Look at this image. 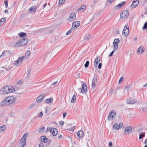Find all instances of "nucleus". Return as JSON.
I'll return each instance as SVG.
<instances>
[{
  "label": "nucleus",
  "instance_id": "19",
  "mask_svg": "<svg viewBox=\"0 0 147 147\" xmlns=\"http://www.w3.org/2000/svg\"><path fill=\"white\" fill-rule=\"evenodd\" d=\"M36 9V8L35 6H32L28 9V13H33L35 12Z\"/></svg>",
  "mask_w": 147,
  "mask_h": 147
},
{
  "label": "nucleus",
  "instance_id": "3",
  "mask_svg": "<svg viewBox=\"0 0 147 147\" xmlns=\"http://www.w3.org/2000/svg\"><path fill=\"white\" fill-rule=\"evenodd\" d=\"M28 42L27 38H23L20 39L17 43L15 45V47H17L25 46Z\"/></svg>",
  "mask_w": 147,
  "mask_h": 147
},
{
  "label": "nucleus",
  "instance_id": "43",
  "mask_svg": "<svg viewBox=\"0 0 147 147\" xmlns=\"http://www.w3.org/2000/svg\"><path fill=\"white\" fill-rule=\"evenodd\" d=\"M142 110L143 111H145L147 109V107H144L142 108Z\"/></svg>",
  "mask_w": 147,
  "mask_h": 147
},
{
  "label": "nucleus",
  "instance_id": "64",
  "mask_svg": "<svg viewBox=\"0 0 147 147\" xmlns=\"http://www.w3.org/2000/svg\"><path fill=\"white\" fill-rule=\"evenodd\" d=\"M144 143L145 144L147 145V138L146 140L144 142Z\"/></svg>",
  "mask_w": 147,
  "mask_h": 147
},
{
  "label": "nucleus",
  "instance_id": "4",
  "mask_svg": "<svg viewBox=\"0 0 147 147\" xmlns=\"http://www.w3.org/2000/svg\"><path fill=\"white\" fill-rule=\"evenodd\" d=\"M26 56H23L19 57L15 61L13 62V64L16 66H19L22 64V61L26 59Z\"/></svg>",
  "mask_w": 147,
  "mask_h": 147
},
{
  "label": "nucleus",
  "instance_id": "21",
  "mask_svg": "<svg viewBox=\"0 0 147 147\" xmlns=\"http://www.w3.org/2000/svg\"><path fill=\"white\" fill-rule=\"evenodd\" d=\"M126 102L128 104H132L136 102V101L131 98H128L126 100Z\"/></svg>",
  "mask_w": 147,
  "mask_h": 147
},
{
  "label": "nucleus",
  "instance_id": "55",
  "mask_svg": "<svg viewBox=\"0 0 147 147\" xmlns=\"http://www.w3.org/2000/svg\"><path fill=\"white\" fill-rule=\"evenodd\" d=\"M31 72L30 71H28V72L27 73V76H29L30 75Z\"/></svg>",
  "mask_w": 147,
  "mask_h": 147
},
{
  "label": "nucleus",
  "instance_id": "37",
  "mask_svg": "<svg viewBox=\"0 0 147 147\" xmlns=\"http://www.w3.org/2000/svg\"><path fill=\"white\" fill-rule=\"evenodd\" d=\"M30 55V52L29 51H27L25 53V55L26 56H28Z\"/></svg>",
  "mask_w": 147,
  "mask_h": 147
},
{
  "label": "nucleus",
  "instance_id": "62",
  "mask_svg": "<svg viewBox=\"0 0 147 147\" xmlns=\"http://www.w3.org/2000/svg\"><path fill=\"white\" fill-rule=\"evenodd\" d=\"M142 131V128L139 129L138 130V132H140Z\"/></svg>",
  "mask_w": 147,
  "mask_h": 147
},
{
  "label": "nucleus",
  "instance_id": "38",
  "mask_svg": "<svg viewBox=\"0 0 147 147\" xmlns=\"http://www.w3.org/2000/svg\"><path fill=\"white\" fill-rule=\"evenodd\" d=\"M91 35H88L85 37L84 40H88L91 38Z\"/></svg>",
  "mask_w": 147,
  "mask_h": 147
},
{
  "label": "nucleus",
  "instance_id": "2",
  "mask_svg": "<svg viewBox=\"0 0 147 147\" xmlns=\"http://www.w3.org/2000/svg\"><path fill=\"white\" fill-rule=\"evenodd\" d=\"M15 89L11 86H6L2 88L0 91V94L3 95L15 92Z\"/></svg>",
  "mask_w": 147,
  "mask_h": 147
},
{
  "label": "nucleus",
  "instance_id": "61",
  "mask_svg": "<svg viewBox=\"0 0 147 147\" xmlns=\"http://www.w3.org/2000/svg\"><path fill=\"white\" fill-rule=\"evenodd\" d=\"M50 128L49 127H48L47 128V131H50Z\"/></svg>",
  "mask_w": 147,
  "mask_h": 147
},
{
  "label": "nucleus",
  "instance_id": "60",
  "mask_svg": "<svg viewBox=\"0 0 147 147\" xmlns=\"http://www.w3.org/2000/svg\"><path fill=\"white\" fill-rule=\"evenodd\" d=\"M48 141V140L47 138H46L45 140H44V141L43 142H45V143L47 142Z\"/></svg>",
  "mask_w": 147,
  "mask_h": 147
},
{
  "label": "nucleus",
  "instance_id": "32",
  "mask_svg": "<svg viewBox=\"0 0 147 147\" xmlns=\"http://www.w3.org/2000/svg\"><path fill=\"white\" fill-rule=\"evenodd\" d=\"M145 135V133H141L139 134V139L140 140Z\"/></svg>",
  "mask_w": 147,
  "mask_h": 147
},
{
  "label": "nucleus",
  "instance_id": "22",
  "mask_svg": "<svg viewBox=\"0 0 147 147\" xmlns=\"http://www.w3.org/2000/svg\"><path fill=\"white\" fill-rule=\"evenodd\" d=\"M9 54L8 51L7 50L4 51L1 55L0 56V58H4L6 57Z\"/></svg>",
  "mask_w": 147,
  "mask_h": 147
},
{
  "label": "nucleus",
  "instance_id": "9",
  "mask_svg": "<svg viewBox=\"0 0 147 147\" xmlns=\"http://www.w3.org/2000/svg\"><path fill=\"white\" fill-rule=\"evenodd\" d=\"M119 42V40L118 38L115 39L114 41L113 44L114 50H116L118 47V43Z\"/></svg>",
  "mask_w": 147,
  "mask_h": 147
},
{
  "label": "nucleus",
  "instance_id": "13",
  "mask_svg": "<svg viewBox=\"0 0 147 147\" xmlns=\"http://www.w3.org/2000/svg\"><path fill=\"white\" fill-rule=\"evenodd\" d=\"M87 91V86L85 83H84L82 85L81 92L83 93H86Z\"/></svg>",
  "mask_w": 147,
  "mask_h": 147
},
{
  "label": "nucleus",
  "instance_id": "29",
  "mask_svg": "<svg viewBox=\"0 0 147 147\" xmlns=\"http://www.w3.org/2000/svg\"><path fill=\"white\" fill-rule=\"evenodd\" d=\"M6 19L5 18H2L0 20V26L2 25L5 22Z\"/></svg>",
  "mask_w": 147,
  "mask_h": 147
},
{
  "label": "nucleus",
  "instance_id": "33",
  "mask_svg": "<svg viewBox=\"0 0 147 147\" xmlns=\"http://www.w3.org/2000/svg\"><path fill=\"white\" fill-rule=\"evenodd\" d=\"M46 138V137L45 136H42L41 137L40 139L41 140V142H43L44 141V140H45Z\"/></svg>",
  "mask_w": 147,
  "mask_h": 147
},
{
  "label": "nucleus",
  "instance_id": "42",
  "mask_svg": "<svg viewBox=\"0 0 147 147\" xmlns=\"http://www.w3.org/2000/svg\"><path fill=\"white\" fill-rule=\"evenodd\" d=\"M4 3L5 5V7H7L8 6V1L7 0H5Z\"/></svg>",
  "mask_w": 147,
  "mask_h": 147
},
{
  "label": "nucleus",
  "instance_id": "40",
  "mask_svg": "<svg viewBox=\"0 0 147 147\" xmlns=\"http://www.w3.org/2000/svg\"><path fill=\"white\" fill-rule=\"evenodd\" d=\"M147 28V22H146L144 24L143 27L142 29H145Z\"/></svg>",
  "mask_w": 147,
  "mask_h": 147
},
{
  "label": "nucleus",
  "instance_id": "54",
  "mask_svg": "<svg viewBox=\"0 0 147 147\" xmlns=\"http://www.w3.org/2000/svg\"><path fill=\"white\" fill-rule=\"evenodd\" d=\"M112 142H110L109 143V146L110 147H111L112 146Z\"/></svg>",
  "mask_w": 147,
  "mask_h": 147
},
{
  "label": "nucleus",
  "instance_id": "36",
  "mask_svg": "<svg viewBox=\"0 0 147 147\" xmlns=\"http://www.w3.org/2000/svg\"><path fill=\"white\" fill-rule=\"evenodd\" d=\"M89 63V61H87L85 64H84V67L86 68L88 66Z\"/></svg>",
  "mask_w": 147,
  "mask_h": 147
},
{
  "label": "nucleus",
  "instance_id": "50",
  "mask_svg": "<svg viewBox=\"0 0 147 147\" xmlns=\"http://www.w3.org/2000/svg\"><path fill=\"white\" fill-rule=\"evenodd\" d=\"M76 75H77V76L78 77H80V76H81V73L79 72H78L76 74Z\"/></svg>",
  "mask_w": 147,
  "mask_h": 147
},
{
  "label": "nucleus",
  "instance_id": "41",
  "mask_svg": "<svg viewBox=\"0 0 147 147\" xmlns=\"http://www.w3.org/2000/svg\"><path fill=\"white\" fill-rule=\"evenodd\" d=\"M123 78L122 77H121L120 79H119V84H120L123 81Z\"/></svg>",
  "mask_w": 147,
  "mask_h": 147
},
{
  "label": "nucleus",
  "instance_id": "12",
  "mask_svg": "<svg viewBox=\"0 0 147 147\" xmlns=\"http://www.w3.org/2000/svg\"><path fill=\"white\" fill-rule=\"evenodd\" d=\"M129 15L128 11L126 10H123L121 13V17L123 19L127 18Z\"/></svg>",
  "mask_w": 147,
  "mask_h": 147
},
{
  "label": "nucleus",
  "instance_id": "20",
  "mask_svg": "<svg viewBox=\"0 0 147 147\" xmlns=\"http://www.w3.org/2000/svg\"><path fill=\"white\" fill-rule=\"evenodd\" d=\"M139 3L138 0H135L132 2V5H131V7L132 8H133L136 7Z\"/></svg>",
  "mask_w": 147,
  "mask_h": 147
},
{
  "label": "nucleus",
  "instance_id": "28",
  "mask_svg": "<svg viewBox=\"0 0 147 147\" xmlns=\"http://www.w3.org/2000/svg\"><path fill=\"white\" fill-rule=\"evenodd\" d=\"M76 96L74 94L72 97V98L71 100V102L72 103H74L76 102Z\"/></svg>",
  "mask_w": 147,
  "mask_h": 147
},
{
  "label": "nucleus",
  "instance_id": "46",
  "mask_svg": "<svg viewBox=\"0 0 147 147\" xmlns=\"http://www.w3.org/2000/svg\"><path fill=\"white\" fill-rule=\"evenodd\" d=\"M59 123L61 126H63L64 124V122L63 121H60L59 122Z\"/></svg>",
  "mask_w": 147,
  "mask_h": 147
},
{
  "label": "nucleus",
  "instance_id": "56",
  "mask_svg": "<svg viewBox=\"0 0 147 147\" xmlns=\"http://www.w3.org/2000/svg\"><path fill=\"white\" fill-rule=\"evenodd\" d=\"M94 66L95 67H96L98 63H96V62H94Z\"/></svg>",
  "mask_w": 147,
  "mask_h": 147
},
{
  "label": "nucleus",
  "instance_id": "24",
  "mask_svg": "<svg viewBox=\"0 0 147 147\" xmlns=\"http://www.w3.org/2000/svg\"><path fill=\"white\" fill-rule=\"evenodd\" d=\"M125 3V2H122V3L121 4H119L118 5H116L114 7V9H118L119 8H121L122 6Z\"/></svg>",
  "mask_w": 147,
  "mask_h": 147
},
{
  "label": "nucleus",
  "instance_id": "35",
  "mask_svg": "<svg viewBox=\"0 0 147 147\" xmlns=\"http://www.w3.org/2000/svg\"><path fill=\"white\" fill-rule=\"evenodd\" d=\"M45 129V127H41L39 130V132L40 133H42L43 132L44 130Z\"/></svg>",
  "mask_w": 147,
  "mask_h": 147
},
{
  "label": "nucleus",
  "instance_id": "15",
  "mask_svg": "<svg viewBox=\"0 0 147 147\" xmlns=\"http://www.w3.org/2000/svg\"><path fill=\"white\" fill-rule=\"evenodd\" d=\"M45 95L42 94L39 96L37 98L36 101L38 102H41L44 98Z\"/></svg>",
  "mask_w": 147,
  "mask_h": 147
},
{
  "label": "nucleus",
  "instance_id": "49",
  "mask_svg": "<svg viewBox=\"0 0 147 147\" xmlns=\"http://www.w3.org/2000/svg\"><path fill=\"white\" fill-rule=\"evenodd\" d=\"M114 1V0H108L107 1L108 3H109V4H111Z\"/></svg>",
  "mask_w": 147,
  "mask_h": 147
},
{
  "label": "nucleus",
  "instance_id": "51",
  "mask_svg": "<svg viewBox=\"0 0 147 147\" xmlns=\"http://www.w3.org/2000/svg\"><path fill=\"white\" fill-rule=\"evenodd\" d=\"M102 66V63H100L99 64V65L98 66V68L99 69H100L101 68Z\"/></svg>",
  "mask_w": 147,
  "mask_h": 147
},
{
  "label": "nucleus",
  "instance_id": "34",
  "mask_svg": "<svg viewBox=\"0 0 147 147\" xmlns=\"http://www.w3.org/2000/svg\"><path fill=\"white\" fill-rule=\"evenodd\" d=\"M100 61V58L99 57H97L96 58V59L94 62H96V63H98Z\"/></svg>",
  "mask_w": 147,
  "mask_h": 147
},
{
  "label": "nucleus",
  "instance_id": "53",
  "mask_svg": "<svg viewBox=\"0 0 147 147\" xmlns=\"http://www.w3.org/2000/svg\"><path fill=\"white\" fill-rule=\"evenodd\" d=\"M22 81L21 80H20L17 83L18 84H21L22 83Z\"/></svg>",
  "mask_w": 147,
  "mask_h": 147
},
{
  "label": "nucleus",
  "instance_id": "16",
  "mask_svg": "<svg viewBox=\"0 0 147 147\" xmlns=\"http://www.w3.org/2000/svg\"><path fill=\"white\" fill-rule=\"evenodd\" d=\"M50 132L52 133L53 136H55L57 134V129L55 128H52L50 129Z\"/></svg>",
  "mask_w": 147,
  "mask_h": 147
},
{
  "label": "nucleus",
  "instance_id": "27",
  "mask_svg": "<svg viewBox=\"0 0 147 147\" xmlns=\"http://www.w3.org/2000/svg\"><path fill=\"white\" fill-rule=\"evenodd\" d=\"M4 67V68L7 71H9L11 69L13 68L12 66L11 65H8V66H5Z\"/></svg>",
  "mask_w": 147,
  "mask_h": 147
},
{
  "label": "nucleus",
  "instance_id": "6",
  "mask_svg": "<svg viewBox=\"0 0 147 147\" xmlns=\"http://www.w3.org/2000/svg\"><path fill=\"white\" fill-rule=\"evenodd\" d=\"M80 22L79 21H74L72 24L71 30H74L77 28L80 25Z\"/></svg>",
  "mask_w": 147,
  "mask_h": 147
},
{
  "label": "nucleus",
  "instance_id": "48",
  "mask_svg": "<svg viewBox=\"0 0 147 147\" xmlns=\"http://www.w3.org/2000/svg\"><path fill=\"white\" fill-rule=\"evenodd\" d=\"M42 115H43V113L42 112H41L38 115V117H42Z\"/></svg>",
  "mask_w": 147,
  "mask_h": 147
},
{
  "label": "nucleus",
  "instance_id": "23",
  "mask_svg": "<svg viewBox=\"0 0 147 147\" xmlns=\"http://www.w3.org/2000/svg\"><path fill=\"white\" fill-rule=\"evenodd\" d=\"M77 134L80 139H81L83 136V131L82 130H80L77 133Z\"/></svg>",
  "mask_w": 147,
  "mask_h": 147
},
{
  "label": "nucleus",
  "instance_id": "7",
  "mask_svg": "<svg viewBox=\"0 0 147 147\" xmlns=\"http://www.w3.org/2000/svg\"><path fill=\"white\" fill-rule=\"evenodd\" d=\"M129 33V27L128 24H126L123 30L122 34L125 36H127Z\"/></svg>",
  "mask_w": 147,
  "mask_h": 147
},
{
  "label": "nucleus",
  "instance_id": "44",
  "mask_svg": "<svg viewBox=\"0 0 147 147\" xmlns=\"http://www.w3.org/2000/svg\"><path fill=\"white\" fill-rule=\"evenodd\" d=\"M71 30V29L70 30H69L67 32V33H66V35H68L71 34V30Z\"/></svg>",
  "mask_w": 147,
  "mask_h": 147
},
{
  "label": "nucleus",
  "instance_id": "11",
  "mask_svg": "<svg viewBox=\"0 0 147 147\" xmlns=\"http://www.w3.org/2000/svg\"><path fill=\"white\" fill-rule=\"evenodd\" d=\"M123 125L122 122H120L119 124L118 123H115L113 126V128L116 130H118L119 128H121Z\"/></svg>",
  "mask_w": 147,
  "mask_h": 147
},
{
  "label": "nucleus",
  "instance_id": "47",
  "mask_svg": "<svg viewBox=\"0 0 147 147\" xmlns=\"http://www.w3.org/2000/svg\"><path fill=\"white\" fill-rule=\"evenodd\" d=\"M62 138H63L62 136L60 135H58V136L57 138V139H59Z\"/></svg>",
  "mask_w": 147,
  "mask_h": 147
},
{
  "label": "nucleus",
  "instance_id": "17",
  "mask_svg": "<svg viewBox=\"0 0 147 147\" xmlns=\"http://www.w3.org/2000/svg\"><path fill=\"white\" fill-rule=\"evenodd\" d=\"M97 83V79H96V77H94L92 80V87L93 89H94L95 88L96 86V84Z\"/></svg>",
  "mask_w": 147,
  "mask_h": 147
},
{
  "label": "nucleus",
  "instance_id": "1",
  "mask_svg": "<svg viewBox=\"0 0 147 147\" xmlns=\"http://www.w3.org/2000/svg\"><path fill=\"white\" fill-rule=\"evenodd\" d=\"M14 97L12 96L6 97L1 102L0 106L4 107L11 105L14 102Z\"/></svg>",
  "mask_w": 147,
  "mask_h": 147
},
{
  "label": "nucleus",
  "instance_id": "25",
  "mask_svg": "<svg viewBox=\"0 0 147 147\" xmlns=\"http://www.w3.org/2000/svg\"><path fill=\"white\" fill-rule=\"evenodd\" d=\"M86 7L85 5H82L78 9V10L80 12H82L84 11L86 9Z\"/></svg>",
  "mask_w": 147,
  "mask_h": 147
},
{
  "label": "nucleus",
  "instance_id": "30",
  "mask_svg": "<svg viewBox=\"0 0 147 147\" xmlns=\"http://www.w3.org/2000/svg\"><path fill=\"white\" fill-rule=\"evenodd\" d=\"M18 35L20 37H24L26 36V34L25 33L22 32H21L18 34Z\"/></svg>",
  "mask_w": 147,
  "mask_h": 147
},
{
  "label": "nucleus",
  "instance_id": "63",
  "mask_svg": "<svg viewBox=\"0 0 147 147\" xmlns=\"http://www.w3.org/2000/svg\"><path fill=\"white\" fill-rule=\"evenodd\" d=\"M137 39V37L136 36H135L133 39V40L135 41Z\"/></svg>",
  "mask_w": 147,
  "mask_h": 147
},
{
  "label": "nucleus",
  "instance_id": "10",
  "mask_svg": "<svg viewBox=\"0 0 147 147\" xmlns=\"http://www.w3.org/2000/svg\"><path fill=\"white\" fill-rule=\"evenodd\" d=\"M132 131V127L131 126H128L125 129L124 134L125 135H128L130 134Z\"/></svg>",
  "mask_w": 147,
  "mask_h": 147
},
{
  "label": "nucleus",
  "instance_id": "5",
  "mask_svg": "<svg viewBox=\"0 0 147 147\" xmlns=\"http://www.w3.org/2000/svg\"><path fill=\"white\" fill-rule=\"evenodd\" d=\"M27 137V135L26 134H25L22 137L20 141V144L22 147L24 146L26 144V140Z\"/></svg>",
  "mask_w": 147,
  "mask_h": 147
},
{
  "label": "nucleus",
  "instance_id": "59",
  "mask_svg": "<svg viewBox=\"0 0 147 147\" xmlns=\"http://www.w3.org/2000/svg\"><path fill=\"white\" fill-rule=\"evenodd\" d=\"M67 115L66 113H64L63 114V118H65V117L66 116V115Z\"/></svg>",
  "mask_w": 147,
  "mask_h": 147
},
{
  "label": "nucleus",
  "instance_id": "58",
  "mask_svg": "<svg viewBox=\"0 0 147 147\" xmlns=\"http://www.w3.org/2000/svg\"><path fill=\"white\" fill-rule=\"evenodd\" d=\"M75 129V127H73L72 129H69V130L71 131H74Z\"/></svg>",
  "mask_w": 147,
  "mask_h": 147
},
{
  "label": "nucleus",
  "instance_id": "57",
  "mask_svg": "<svg viewBox=\"0 0 147 147\" xmlns=\"http://www.w3.org/2000/svg\"><path fill=\"white\" fill-rule=\"evenodd\" d=\"M57 83H58V82L57 81H56L55 82L53 83L52 84V85L53 86H55V85H56Z\"/></svg>",
  "mask_w": 147,
  "mask_h": 147
},
{
  "label": "nucleus",
  "instance_id": "52",
  "mask_svg": "<svg viewBox=\"0 0 147 147\" xmlns=\"http://www.w3.org/2000/svg\"><path fill=\"white\" fill-rule=\"evenodd\" d=\"M114 52V51H113L110 53V54L109 55V57H111L113 55V53Z\"/></svg>",
  "mask_w": 147,
  "mask_h": 147
},
{
  "label": "nucleus",
  "instance_id": "26",
  "mask_svg": "<svg viewBox=\"0 0 147 147\" xmlns=\"http://www.w3.org/2000/svg\"><path fill=\"white\" fill-rule=\"evenodd\" d=\"M6 126L5 125H3L1 127L0 126V133L4 131L6 129Z\"/></svg>",
  "mask_w": 147,
  "mask_h": 147
},
{
  "label": "nucleus",
  "instance_id": "18",
  "mask_svg": "<svg viewBox=\"0 0 147 147\" xmlns=\"http://www.w3.org/2000/svg\"><path fill=\"white\" fill-rule=\"evenodd\" d=\"M144 51V49H143V47L142 45H141L138 49L137 50V53L139 54H141Z\"/></svg>",
  "mask_w": 147,
  "mask_h": 147
},
{
  "label": "nucleus",
  "instance_id": "39",
  "mask_svg": "<svg viewBox=\"0 0 147 147\" xmlns=\"http://www.w3.org/2000/svg\"><path fill=\"white\" fill-rule=\"evenodd\" d=\"M65 1V0H59V3L60 5H61Z\"/></svg>",
  "mask_w": 147,
  "mask_h": 147
},
{
  "label": "nucleus",
  "instance_id": "45",
  "mask_svg": "<svg viewBox=\"0 0 147 147\" xmlns=\"http://www.w3.org/2000/svg\"><path fill=\"white\" fill-rule=\"evenodd\" d=\"M39 147H44V143L42 142H41L39 144Z\"/></svg>",
  "mask_w": 147,
  "mask_h": 147
},
{
  "label": "nucleus",
  "instance_id": "8",
  "mask_svg": "<svg viewBox=\"0 0 147 147\" xmlns=\"http://www.w3.org/2000/svg\"><path fill=\"white\" fill-rule=\"evenodd\" d=\"M116 116V112L114 111L110 112L108 116V119L110 120H112Z\"/></svg>",
  "mask_w": 147,
  "mask_h": 147
},
{
  "label": "nucleus",
  "instance_id": "31",
  "mask_svg": "<svg viewBox=\"0 0 147 147\" xmlns=\"http://www.w3.org/2000/svg\"><path fill=\"white\" fill-rule=\"evenodd\" d=\"M51 100L52 99L51 98H50L48 99H47L45 100V102L47 104H49L51 102Z\"/></svg>",
  "mask_w": 147,
  "mask_h": 147
},
{
  "label": "nucleus",
  "instance_id": "14",
  "mask_svg": "<svg viewBox=\"0 0 147 147\" xmlns=\"http://www.w3.org/2000/svg\"><path fill=\"white\" fill-rule=\"evenodd\" d=\"M76 13H71L68 18V20L70 21L75 20L76 18Z\"/></svg>",
  "mask_w": 147,
  "mask_h": 147
}]
</instances>
